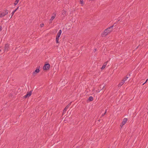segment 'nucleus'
<instances>
[{"mask_svg":"<svg viewBox=\"0 0 148 148\" xmlns=\"http://www.w3.org/2000/svg\"><path fill=\"white\" fill-rule=\"evenodd\" d=\"M113 26L114 25L106 29L102 33L101 35V36L102 37H105L110 33L112 30L113 29L112 28L113 27Z\"/></svg>","mask_w":148,"mask_h":148,"instance_id":"1","label":"nucleus"},{"mask_svg":"<svg viewBox=\"0 0 148 148\" xmlns=\"http://www.w3.org/2000/svg\"><path fill=\"white\" fill-rule=\"evenodd\" d=\"M8 10H4L3 11L0 12V17H2L8 14Z\"/></svg>","mask_w":148,"mask_h":148,"instance_id":"2","label":"nucleus"},{"mask_svg":"<svg viewBox=\"0 0 148 148\" xmlns=\"http://www.w3.org/2000/svg\"><path fill=\"white\" fill-rule=\"evenodd\" d=\"M62 33V30L61 29L58 32L57 34V36L56 37V41L57 43H58L59 42L58 41L59 40V38Z\"/></svg>","mask_w":148,"mask_h":148,"instance_id":"3","label":"nucleus"},{"mask_svg":"<svg viewBox=\"0 0 148 148\" xmlns=\"http://www.w3.org/2000/svg\"><path fill=\"white\" fill-rule=\"evenodd\" d=\"M50 67V64L48 63H45L43 67L44 70H48Z\"/></svg>","mask_w":148,"mask_h":148,"instance_id":"4","label":"nucleus"},{"mask_svg":"<svg viewBox=\"0 0 148 148\" xmlns=\"http://www.w3.org/2000/svg\"><path fill=\"white\" fill-rule=\"evenodd\" d=\"M32 91L31 90L29 92H27V94L23 97L24 98H29L31 95Z\"/></svg>","mask_w":148,"mask_h":148,"instance_id":"5","label":"nucleus"},{"mask_svg":"<svg viewBox=\"0 0 148 148\" xmlns=\"http://www.w3.org/2000/svg\"><path fill=\"white\" fill-rule=\"evenodd\" d=\"M71 102L69 103V104L68 105H67L64 108L63 110V112L62 114H64L66 112L67 109L69 108V106L71 105Z\"/></svg>","mask_w":148,"mask_h":148,"instance_id":"6","label":"nucleus"},{"mask_svg":"<svg viewBox=\"0 0 148 148\" xmlns=\"http://www.w3.org/2000/svg\"><path fill=\"white\" fill-rule=\"evenodd\" d=\"M40 71L39 67H38L37 69H36L35 71H34L33 73V75L34 76H35L37 73H38Z\"/></svg>","mask_w":148,"mask_h":148,"instance_id":"7","label":"nucleus"},{"mask_svg":"<svg viewBox=\"0 0 148 148\" xmlns=\"http://www.w3.org/2000/svg\"><path fill=\"white\" fill-rule=\"evenodd\" d=\"M53 16H51V18L50 19V23H51L52 22V21L54 19L56 16V13L54 12L53 13Z\"/></svg>","mask_w":148,"mask_h":148,"instance_id":"8","label":"nucleus"},{"mask_svg":"<svg viewBox=\"0 0 148 148\" xmlns=\"http://www.w3.org/2000/svg\"><path fill=\"white\" fill-rule=\"evenodd\" d=\"M108 61H107V62H105L103 64L102 67L101 68V70L103 69L106 67V65L107 64L108 62Z\"/></svg>","mask_w":148,"mask_h":148,"instance_id":"9","label":"nucleus"},{"mask_svg":"<svg viewBox=\"0 0 148 148\" xmlns=\"http://www.w3.org/2000/svg\"><path fill=\"white\" fill-rule=\"evenodd\" d=\"M127 118H124V119H123V121H122V126H123V125L125 124V123H126V122H127Z\"/></svg>","mask_w":148,"mask_h":148,"instance_id":"10","label":"nucleus"},{"mask_svg":"<svg viewBox=\"0 0 148 148\" xmlns=\"http://www.w3.org/2000/svg\"><path fill=\"white\" fill-rule=\"evenodd\" d=\"M9 48V45L8 44H6L4 46L5 51H7Z\"/></svg>","mask_w":148,"mask_h":148,"instance_id":"11","label":"nucleus"},{"mask_svg":"<svg viewBox=\"0 0 148 148\" xmlns=\"http://www.w3.org/2000/svg\"><path fill=\"white\" fill-rule=\"evenodd\" d=\"M18 7H18L17 8H16L15 10H14V11H12V13H11V17H10V18H12V17L13 16L14 13L16 11L18 8Z\"/></svg>","mask_w":148,"mask_h":148,"instance_id":"12","label":"nucleus"},{"mask_svg":"<svg viewBox=\"0 0 148 148\" xmlns=\"http://www.w3.org/2000/svg\"><path fill=\"white\" fill-rule=\"evenodd\" d=\"M125 83L124 81H123V80H122L121 82H120L119 84L118 85L119 87H121V86Z\"/></svg>","mask_w":148,"mask_h":148,"instance_id":"13","label":"nucleus"},{"mask_svg":"<svg viewBox=\"0 0 148 148\" xmlns=\"http://www.w3.org/2000/svg\"><path fill=\"white\" fill-rule=\"evenodd\" d=\"M93 100V98L92 96H90L88 99V100L90 101H92Z\"/></svg>","mask_w":148,"mask_h":148,"instance_id":"14","label":"nucleus"},{"mask_svg":"<svg viewBox=\"0 0 148 148\" xmlns=\"http://www.w3.org/2000/svg\"><path fill=\"white\" fill-rule=\"evenodd\" d=\"M19 0H16L15 1V2L14 3V5H16L17 4L19 1Z\"/></svg>","mask_w":148,"mask_h":148,"instance_id":"15","label":"nucleus"},{"mask_svg":"<svg viewBox=\"0 0 148 148\" xmlns=\"http://www.w3.org/2000/svg\"><path fill=\"white\" fill-rule=\"evenodd\" d=\"M107 110H105V111L104 112V113L103 114H102L101 115V116H103L105 115V114H106V112H107Z\"/></svg>","mask_w":148,"mask_h":148,"instance_id":"16","label":"nucleus"},{"mask_svg":"<svg viewBox=\"0 0 148 148\" xmlns=\"http://www.w3.org/2000/svg\"><path fill=\"white\" fill-rule=\"evenodd\" d=\"M127 77H125L124 79H123V81H124V82H125V81H126L127 80Z\"/></svg>","mask_w":148,"mask_h":148,"instance_id":"17","label":"nucleus"},{"mask_svg":"<svg viewBox=\"0 0 148 148\" xmlns=\"http://www.w3.org/2000/svg\"><path fill=\"white\" fill-rule=\"evenodd\" d=\"M80 3L83 4L84 3V1L83 0H80Z\"/></svg>","mask_w":148,"mask_h":148,"instance_id":"18","label":"nucleus"},{"mask_svg":"<svg viewBox=\"0 0 148 148\" xmlns=\"http://www.w3.org/2000/svg\"><path fill=\"white\" fill-rule=\"evenodd\" d=\"M130 74H127L126 76V77H127V78H129L130 77Z\"/></svg>","mask_w":148,"mask_h":148,"instance_id":"19","label":"nucleus"},{"mask_svg":"<svg viewBox=\"0 0 148 148\" xmlns=\"http://www.w3.org/2000/svg\"><path fill=\"white\" fill-rule=\"evenodd\" d=\"M44 25V24L42 23V24H41L40 25V27H43Z\"/></svg>","mask_w":148,"mask_h":148,"instance_id":"20","label":"nucleus"},{"mask_svg":"<svg viewBox=\"0 0 148 148\" xmlns=\"http://www.w3.org/2000/svg\"><path fill=\"white\" fill-rule=\"evenodd\" d=\"M101 90L99 89H98L97 90V92H99Z\"/></svg>","mask_w":148,"mask_h":148,"instance_id":"21","label":"nucleus"},{"mask_svg":"<svg viewBox=\"0 0 148 148\" xmlns=\"http://www.w3.org/2000/svg\"><path fill=\"white\" fill-rule=\"evenodd\" d=\"M104 88H105V86H103L102 88L101 89V90H103V89Z\"/></svg>","mask_w":148,"mask_h":148,"instance_id":"22","label":"nucleus"},{"mask_svg":"<svg viewBox=\"0 0 148 148\" xmlns=\"http://www.w3.org/2000/svg\"><path fill=\"white\" fill-rule=\"evenodd\" d=\"M2 30V28L1 27H0V31H1Z\"/></svg>","mask_w":148,"mask_h":148,"instance_id":"23","label":"nucleus"},{"mask_svg":"<svg viewBox=\"0 0 148 148\" xmlns=\"http://www.w3.org/2000/svg\"><path fill=\"white\" fill-rule=\"evenodd\" d=\"M147 80H148V78L146 79V82L143 84V85H144L147 81Z\"/></svg>","mask_w":148,"mask_h":148,"instance_id":"24","label":"nucleus"},{"mask_svg":"<svg viewBox=\"0 0 148 148\" xmlns=\"http://www.w3.org/2000/svg\"><path fill=\"white\" fill-rule=\"evenodd\" d=\"M99 89H101V86H100L99 87Z\"/></svg>","mask_w":148,"mask_h":148,"instance_id":"25","label":"nucleus"},{"mask_svg":"<svg viewBox=\"0 0 148 148\" xmlns=\"http://www.w3.org/2000/svg\"><path fill=\"white\" fill-rule=\"evenodd\" d=\"M138 47H138H137V48H136V49H137Z\"/></svg>","mask_w":148,"mask_h":148,"instance_id":"26","label":"nucleus"},{"mask_svg":"<svg viewBox=\"0 0 148 148\" xmlns=\"http://www.w3.org/2000/svg\"><path fill=\"white\" fill-rule=\"evenodd\" d=\"M1 51V50L0 49V51Z\"/></svg>","mask_w":148,"mask_h":148,"instance_id":"27","label":"nucleus"},{"mask_svg":"<svg viewBox=\"0 0 148 148\" xmlns=\"http://www.w3.org/2000/svg\"><path fill=\"white\" fill-rule=\"evenodd\" d=\"M100 120H99V121H100Z\"/></svg>","mask_w":148,"mask_h":148,"instance_id":"28","label":"nucleus"}]
</instances>
